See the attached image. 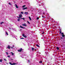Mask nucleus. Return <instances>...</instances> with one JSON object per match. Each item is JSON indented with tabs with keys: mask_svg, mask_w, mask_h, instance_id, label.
<instances>
[{
	"mask_svg": "<svg viewBox=\"0 0 65 65\" xmlns=\"http://www.w3.org/2000/svg\"><path fill=\"white\" fill-rule=\"evenodd\" d=\"M21 19H23V18H21Z\"/></svg>",
	"mask_w": 65,
	"mask_h": 65,
	"instance_id": "79ce46f5",
	"label": "nucleus"
},
{
	"mask_svg": "<svg viewBox=\"0 0 65 65\" xmlns=\"http://www.w3.org/2000/svg\"><path fill=\"white\" fill-rule=\"evenodd\" d=\"M36 46H37V47H39V45H38L37 44H36Z\"/></svg>",
	"mask_w": 65,
	"mask_h": 65,
	"instance_id": "a211bd4d",
	"label": "nucleus"
},
{
	"mask_svg": "<svg viewBox=\"0 0 65 65\" xmlns=\"http://www.w3.org/2000/svg\"><path fill=\"white\" fill-rule=\"evenodd\" d=\"M28 63H30V60H28Z\"/></svg>",
	"mask_w": 65,
	"mask_h": 65,
	"instance_id": "2f4dec72",
	"label": "nucleus"
},
{
	"mask_svg": "<svg viewBox=\"0 0 65 65\" xmlns=\"http://www.w3.org/2000/svg\"><path fill=\"white\" fill-rule=\"evenodd\" d=\"M4 60L5 61H6V59H4Z\"/></svg>",
	"mask_w": 65,
	"mask_h": 65,
	"instance_id": "473e14b6",
	"label": "nucleus"
},
{
	"mask_svg": "<svg viewBox=\"0 0 65 65\" xmlns=\"http://www.w3.org/2000/svg\"><path fill=\"white\" fill-rule=\"evenodd\" d=\"M64 41V42H65V41Z\"/></svg>",
	"mask_w": 65,
	"mask_h": 65,
	"instance_id": "37998d69",
	"label": "nucleus"
},
{
	"mask_svg": "<svg viewBox=\"0 0 65 65\" xmlns=\"http://www.w3.org/2000/svg\"><path fill=\"white\" fill-rule=\"evenodd\" d=\"M29 18L30 20V21H31V17H29Z\"/></svg>",
	"mask_w": 65,
	"mask_h": 65,
	"instance_id": "2eb2a0df",
	"label": "nucleus"
},
{
	"mask_svg": "<svg viewBox=\"0 0 65 65\" xmlns=\"http://www.w3.org/2000/svg\"><path fill=\"white\" fill-rule=\"evenodd\" d=\"M19 18H21L23 17V16H22V14H20L19 15Z\"/></svg>",
	"mask_w": 65,
	"mask_h": 65,
	"instance_id": "7ed1b4c3",
	"label": "nucleus"
},
{
	"mask_svg": "<svg viewBox=\"0 0 65 65\" xmlns=\"http://www.w3.org/2000/svg\"><path fill=\"white\" fill-rule=\"evenodd\" d=\"M22 26H27V25H26V24H22Z\"/></svg>",
	"mask_w": 65,
	"mask_h": 65,
	"instance_id": "f8f14e48",
	"label": "nucleus"
},
{
	"mask_svg": "<svg viewBox=\"0 0 65 65\" xmlns=\"http://www.w3.org/2000/svg\"><path fill=\"white\" fill-rule=\"evenodd\" d=\"M25 6H26V5H24L22 6V8H23L24 7H25Z\"/></svg>",
	"mask_w": 65,
	"mask_h": 65,
	"instance_id": "dca6fc26",
	"label": "nucleus"
},
{
	"mask_svg": "<svg viewBox=\"0 0 65 65\" xmlns=\"http://www.w3.org/2000/svg\"><path fill=\"white\" fill-rule=\"evenodd\" d=\"M11 53L12 54V55H14V54L12 52H11Z\"/></svg>",
	"mask_w": 65,
	"mask_h": 65,
	"instance_id": "a878e982",
	"label": "nucleus"
},
{
	"mask_svg": "<svg viewBox=\"0 0 65 65\" xmlns=\"http://www.w3.org/2000/svg\"><path fill=\"white\" fill-rule=\"evenodd\" d=\"M61 39H63V38L62 37H61L60 38Z\"/></svg>",
	"mask_w": 65,
	"mask_h": 65,
	"instance_id": "f704fd0d",
	"label": "nucleus"
},
{
	"mask_svg": "<svg viewBox=\"0 0 65 65\" xmlns=\"http://www.w3.org/2000/svg\"><path fill=\"white\" fill-rule=\"evenodd\" d=\"M6 54L7 55H8V53H7V52H6Z\"/></svg>",
	"mask_w": 65,
	"mask_h": 65,
	"instance_id": "c756f323",
	"label": "nucleus"
},
{
	"mask_svg": "<svg viewBox=\"0 0 65 65\" xmlns=\"http://www.w3.org/2000/svg\"><path fill=\"white\" fill-rule=\"evenodd\" d=\"M17 21H18L19 22V21H20V19L19 18L17 20Z\"/></svg>",
	"mask_w": 65,
	"mask_h": 65,
	"instance_id": "6ab92c4d",
	"label": "nucleus"
},
{
	"mask_svg": "<svg viewBox=\"0 0 65 65\" xmlns=\"http://www.w3.org/2000/svg\"><path fill=\"white\" fill-rule=\"evenodd\" d=\"M23 51V49L22 48H21L20 50H18V52H22V51Z\"/></svg>",
	"mask_w": 65,
	"mask_h": 65,
	"instance_id": "f03ea898",
	"label": "nucleus"
},
{
	"mask_svg": "<svg viewBox=\"0 0 65 65\" xmlns=\"http://www.w3.org/2000/svg\"><path fill=\"white\" fill-rule=\"evenodd\" d=\"M24 39V38H21V39Z\"/></svg>",
	"mask_w": 65,
	"mask_h": 65,
	"instance_id": "7c9ffc66",
	"label": "nucleus"
},
{
	"mask_svg": "<svg viewBox=\"0 0 65 65\" xmlns=\"http://www.w3.org/2000/svg\"><path fill=\"white\" fill-rule=\"evenodd\" d=\"M62 32V31L61 30V29H60V31H59V33H61H61Z\"/></svg>",
	"mask_w": 65,
	"mask_h": 65,
	"instance_id": "ddd939ff",
	"label": "nucleus"
},
{
	"mask_svg": "<svg viewBox=\"0 0 65 65\" xmlns=\"http://www.w3.org/2000/svg\"><path fill=\"white\" fill-rule=\"evenodd\" d=\"M21 13H22V14H24V12H21Z\"/></svg>",
	"mask_w": 65,
	"mask_h": 65,
	"instance_id": "cd10ccee",
	"label": "nucleus"
},
{
	"mask_svg": "<svg viewBox=\"0 0 65 65\" xmlns=\"http://www.w3.org/2000/svg\"><path fill=\"white\" fill-rule=\"evenodd\" d=\"M25 34H23L22 35V36H23V37H25V38H27V36H24Z\"/></svg>",
	"mask_w": 65,
	"mask_h": 65,
	"instance_id": "39448f33",
	"label": "nucleus"
},
{
	"mask_svg": "<svg viewBox=\"0 0 65 65\" xmlns=\"http://www.w3.org/2000/svg\"><path fill=\"white\" fill-rule=\"evenodd\" d=\"M12 47H14V45H13L12 46Z\"/></svg>",
	"mask_w": 65,
	"mask_h": 65,
	"instance_id": "4c0bfd02",
	"label": "nucleus"
},
{
	"mask_svg": "<svg viewBox=\"0 0 65 65\" xmlns=\"http://www.w3.org/2000/svg\"><path fill=\"white\" fill-rule=\"evenodd\" d=\"M56 49L57 50H59V47H57L56 48Z\"/></svg>",
	"mask_w": 65,
	"mask_h": 65,
	"instance_id": "f3484780",
	"label": "nucleus"
},
{
	"mask_svg": "<svg viewBox=\"0 0 65 65\" xmlns=\"http://www.w3.org/2000/svg\"><path fill=\"white\" fill-rule=\"evenodd\" d=\"M17 18H19V17H17Z\"/></svg>",
	"mask_w": 65,
	"mask_h": 65,
	"instance_id": "ea45409f",
	"label": "nucleus"
},
{
	"mask_svg": "<svg viewBox=\"0 0 65 65\" xmlns=\"http://www.w3.org/2000/svg\"><path fill=\"white\" fill-rule=\"evenodd\" d=\"M2 60L1 59L0 60V62H2Z\"/></svg>",
	"mask_w": 65,
	"mask_h": 65,
	"instance_id": "5701e85b",
	"label": "nucleus"
},
{
	"mask_svg": "<svg viewBox=\"0 0 65 65\" xmlns=\"http://www.w3.org/2000/svg\"><path fill=\"white\" fill-rule=\"evenodd\" d=\"M31 50H32V51H33L34 50H36V49H34V48L32 47H31Z\"/></svg>",
	"mask_w": 65,
	"mask_h": 65,
	"instance_id": "1a4fd4ad",
	"label": "nucleus"
},
{
	"mask_svg": "<svg viewBox=\"0 0 65 65\" xmlns=\"http://www.w3.org/2000/svg\"><path fill=\"white\" fill-rule=\"evenodd\" d=\"M43 13V14H45V13H44H44Z\"/></svg>",
	"mask_w": 65,
	"mask_h": 65,
	"instance_id": "a19ab883",
	"label": "nucleus"
},
{
	"mask_svg": "<svg viewBox=\"0 0 65 65\" xmlns=\"http://www.w3.org/2000/svg\"><path fill=\"white\" fill-rule=\"evenodd\" d=\"M20 27L21 28H22V29H25V27H22V26H20Z\"/></svg>",
	"mask_w": 65,
	"mask_h": 65,
	"instance_id": "423d86ee",
	"label": "nucleus"
},
{
	"mask_svg": "<svg viewBox=\"0 0 65 65\" xmlns=\"http://www.w3.org/2000/svg\"><path fill=\"white\" fill-rule=\"evenodd\" d=\"M11 60H13V59H11Z\"/></svg>",
	"mask_w": 65,
	"mask_h": 65,
	"instance_id": "58836bf2",
	"label": "nucleus"
},
{
	"mask_svg": "<svg viewBox=\"0 0 65 65\" xmlns=\"http://www.w3.org/2000/svg\"><path fill=\"white\" fill-rule=\"evenodd\" d=\"M61 34H62V37H65V35H64V33L62 32Z\"/></svg>",
	"mask_w": 65,
	"mask_h": 65,
	"instance_id": "20e7f679",
	"label": "nucleus"
},
{
	"mask_svg": "<svg viewBox=\"0 0 65 65\" xmlns=\"http://www.w3.org/2000/svg\"><path fill=\"white\" fill-rule=\"evenodd\" d=\"M23 20H25V18H23Z\"/></svg>",
	"mask_w": 65,
	"mask_h": 65,
	"instance_id": "c9c22d12",
	"label": "nucleus"
},
{
	"mask_svg": "<svg viewBox=\"0 0 65 65\" xmlns=\"http://www.w3.org/2000/svg\"><path fill=\"white\" fill-rule=\"evenodd\" d=\"M27 23H28L29 24H30V22H29V21H27Z\"/></svg>",
	"mask_w": 65,
	"mask_h": 65,
	"instance_id": "aec40b11",
	"label": "nucleus"
},
{
	"mask_svg": "<svg viewBox=\"0 0 65 65\" xmlns=\"http://www.w3.org/2000/svg\"><path fill=\"white\" fill-rule=\"evenodd\" d=\"M42 17L43 18H45V17L43 16H42Z\"/></svg>",
	"mask_w": 65,
	"mask_h": 65,
	"instance_id": "4be33fe9",
	"label": "nucleus"
},
{
	"mask_svg": "<svg viewBox=\"0 0 65 65\" xmlns=\"http://www.w3.org/2000/svg\"><path fill=\"white\" fill-rule=\"evenodd\" d=\"M9 5H11V4L10 3H9Z\"/></svg>",
	"mask_w": 65,
	"mask_h": 65,
	"instance_id": "393cba45",
	"label": "nucleus"
},
{
	"mask_svg": "<svg viewBox=\"0 0 65 65\" xmlns=\"http://www.w3.org/2000/svg\"><path fill=\"white\" fill-rule=\"evenodd\" d=\"M8 57H9V58H10V56H8Z\"/></svg>",
	"mask_w": 65,
	"mask_h": 65,
	"instance_id": "72a5a7b5",
	"label": "nucleus"
},
{
	"mask_svg": "<svg viewBox=\"0 0 65 65\" xmlns=\"http://www.w3.org/2000/svg\"><path fill=\"white\" fill-rule=\"evenodd\" d=\"M24 14H26L27 15L28 14V12H24Z\"/></svg>",
	"mask_w": 65,
	"mask_h": 65,
	"instance_id": "0eeeda50",
	"label": "nucleus"
},
{
	"mask_svg": "<svg viewBox=\"0 0 65 65\" xmlns=\"http://www.w3.org/2000/svg\"><path fill=\"white\" fill-rule=\"evenodd\" d=\"M44 31H43L42 33V34H44Z\"/></svg>",
	"mask_w": 65,
	"mask_h": 65,
	"instance_id": "bb28decb",
	"label": "nucleus"
},
{
	"mask_svg": "<svg viewBox=\"0 0 65 65\" xmlns=\"http://www.w3.org/2000/svg\"><path fill=\"white\" fill-rule=\"evenodd\" d=\"M27 9V7H26L25 8H23V10H25V9Z\"/></svg>",
	"mask_w": 65,
	"mask_h": 65,
	"instance_id": "9d476101",
	"label": "nucleus"
},
{
	"mask_svg": "<svg viewBox=\"0 0 65 65\" xmlns=\"http://www.w3.org/2000/svg\"><path fill=\"white\" fill-rule=\"evenodd\" d=\"M15 6H16V8H18L19 7H18V5L17 4H15Z\"/></svg>",
	"mask_w": 65,
	"mask_h": 65,
	"instance_id": "9b49d317",
	"label": "nucleus"
},
{
	"mask_svg": "<svg viewBox=\"0 0 65 65\" xmlns=\"http://www.w3.org/2000/svg\"><path fill=\"white\" fill-rule=\"evenodd\" d=\"M39 63H42V61L41 60Z\"/></svg>",
	"mask_w": 65,
	"mask_h": 65,
	"instance_id": "b1692460",
	"label": "nucleus"
},
{
	"mask_svg": "<svg viewBox=\"0 0 65 65\" xmlns=\"http://www.w3.org/2000/svg\"><path fill=\"white\" fill-rule=\"evenodd\" d=\"M8 48H9V49H10V46L9 45H8L7 47Z\"/></svg>",
	"mask_w": 65,
	"mask_h": 65,
	"instance_id": "6e6552de",
	"label": "nucleus"
},
{
	"mask_svg": "<svg viewBox=\"0 0 65 65\" xmlns=\"http://www.w3.org/2000/svg\"><path fill=\"white\" fill-rule=\"evenodd\" d=\"M6 34L7 35H8V33L6 31Z\"/></svg>",
	"mask_w": 65,
	"mask_h": 65,
	"instance_id": "4468645a",
	"label": "nucleus"
},
{
	"mask_svg": "<svg viewBox=\"0 0 65 65\" xmlns=\"http://www.w3.org/2000/svg\"><path fill=\"white\" fill-rule=\"evenodd\" d=\"M13 48V47H11V48L12 49V48Z\"/></svg>",
	"mask_w": 65,
	"mask_h": 65,
	"instance_id": "e433bc0d",
	"label": "nucleus"
},
{
	"mask_svg": "<svg viewBox=\"0 0 65 65\" xmlns=\"http://www.w3.org/2000/svg\"><path fill=\"white\" fill-rule=\"evenodd\" d=\"M9 64H10L11 65H16L17 64V63H11V62H9Z\"/></svg>",
	"mask_w": 65,
	"mask_h": 65,
	"instance_id": "f257e3e1",
	"label": "nucleus"
},
{
	"mask_svg": "<svg viewBox=\"0 0 65 65\" xmlns=\"http://www.w3.org/2000/svg\"><path fill=\"white\" fill-rule=\"evenodd\" d=\"M3 23H4V22H1V24H3Z\"/></svg>",
	"mask_w": 65,
	"mask_h": 65,
	"instance_id": "412c9836",
	"label": "nucleus"
},
{
	"mask_svg": "<svg viewBox=\"0 0 65 65\" xmlns=\"http://www.w3.org/2000/svg\"><path fill=\"white\" fill-rule=\"evenodd\" d=\"M39 19V17H37V20H38Z\"/></svg>",
	"mask_w": 65,
	"mask_h": 65,
	"instance_id": "c85d7f7f",
	"label": "nucleus"
}]
</instances>
